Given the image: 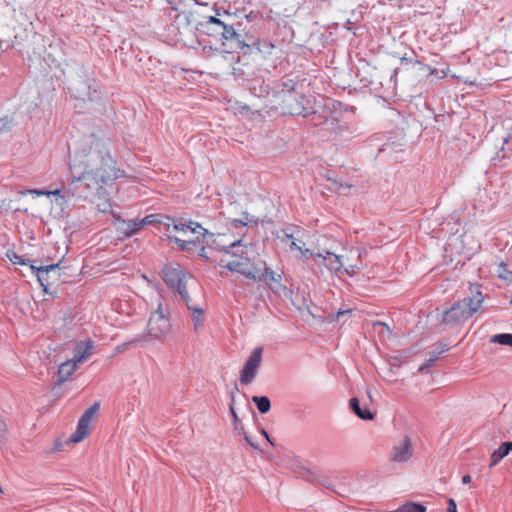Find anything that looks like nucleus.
Instances as JSON below:
<instances>
[{
    "label": "nucleus",
    "mask_w": 512,
    "mask_h": 512,
    "mask_svg": "<svg viewBox=\"0 0 512 512\" xmlns=\"http://www.w3.org/2000/svg\"><path fill=\"white\" fill-rule=\"evenodd\" d=\"M125 172L115 165L98 166L85 170L81 176L72 177L64 188V198L91 199L114 180L123 177Z\"/></svg>",
    "instance_id": "obj_1"
},
{
    "label": "nucleus",
    "mask_w": 512,
    "mask_h": 512,
    "mask_svg": "<svg viewBox=\"0 0 512 512\" xmlns=\"http://www.w3.org/2000/svg\"><path fill=\"white\" fill-rule=\"evenodd\" d=\"M219 265L232 273H237L252 281H261L265 261L260 258L255 245L241 240L227 257L219 260Z\"/></svg>",
    "instance_id": "obj_2"
},
{
    "label": "nucleus",
    "mask_w": 512,
    "mask_h": 512,
    "mask_svg": "<svg viewBox=\"0 0 512 512\" xmlns=\"http://www.w3.org/2000/svg\"><path fill=\"white\" fill-rule=\"evenodd\" d=\"M471 295L465 297L442 313V323L457 325L470 319L482 306L484 296L478 286H470Z\"/></svg>",
    "instance_id": "obj_3"
},
{
    "label": "nucleus",
    "mask_w": 512,
    "mask_h": 512,
    "mask_svg": "<svg viewBox=\"0 0 512 512\" xmlns=\"http://www.w3.org/2000/svg\"><path fill=\"white\" fill-rule=\"evenodd\" d=\"M205 26L209 33L220 36L224 52L244 49L250 50V46L245 43L241 35L237 33L232 26L225 24L220 19L209 16L205 22Z\"/></svg>",
    "instance_id": "obj_4"
},
{
    "label": "nucleus",
    "mask_w": 512,
    "mask_h": 512,
    "mask_svg": "<svg viewBox=\"0 0 512 512\" xmlns=\"http://www.w3.org/2000/svg\"><path fill=\"white\" fill-rule=\"evenodd\" d=\"M172 229L174 241L182 250H197L198 245H204L206 239V229L200 224L190 221L189 224L175 223L173 221Z\"/></svg>",
    "instance_id": "obj_5"
},
{
    "label": "nucleus",
    "mask_w": 512,
    "mask_h": 512,
    "mask_svg": "<svg viewBox=\"0 0 512 512\" xmlns=\"http://www.w3.org/2000/svg\"><path fill=\"white\" fill-rule=\"evenodd\" d=\"M81 150L89 163L100 161V166L115 165V161L109 154L108 139L97 134L84 137Z\"/></svg>",
    "instance_id": "obj_6"
},
{
    "label": "nucleus",
    "mask_w": 512,
    "mask_h": 512,
    "mask_svg": "<svg viewBox=\"0 0 512 512\" xmlns=\"http://www.w3.org/2000/svg\"><path fill=\"white\" fill-rule=\"evenodd\" d=\"M241 240L242 238H237L231 233L212 234L206 230V239L204 245L200 247L199 254L209 260L214 259L213 252H220L223 257H227Z\"/></svg>",
    "instance_id": "obj_7"
},
{
    "label": "nucleus",
    "mask_w": 512,
    "mask_h": 512,
    "mask_svg": "<svg viewBox=\"0 0 512 512\" xmlns=\"http://www.w3.org/2000/svg\"><path fill=\"white\" fill-rule=\"evenodd\" d=\"M163 280L172 289L176 290L183 301L188 303L190 297L186 289V281L189 276L180 268L173 265H166L162 270Z\"/></svg>",
    "instance_id": "obj_8"
},
{
    "label": "nucleus",
    "mask_w": 512,
    "mask_h": 512,
    "mask_svg": "<svg viewBox=\"0 0 512 512\" xmlns=\"http://www.w3.org/2000/svg\"><path fill=\"white\" fill-rule=\"evenodd\" d=\"M171 328L168 314L162 310V304L159 303L157 309L150 315L147 331L148 334L156 339H162L169 334Z\"/></svg>",
    "instance_id": "obj_9"
},
{
    "label": "nucleus",
    "mask_w": 512,
    "mask_h": 512,
    "mask_svg": "<svg viewBox=\"0 0 512 512\" xmlns=\"http://www.w3.org/2000/svg\"><path fill=\"white\" fill-rule=\"evenodd\" d=\"M98 405H94L87 409L80 417L75 432L69 437L68 443L77 444L88 437L91 431V424L95 419Z\"/></svg>",
    "instance_id": "obj_10"
},
{
    "label": "nucleus",
    "mask_w": 512,
    "mask_h": 512,
    "mask_svg": "<svg viewBox=\"0 0 512 512\" xmlns=\"http://www.w3.org/2000/svg\"><path fill=\"white\" fill-rule=\"evenodd\" d=\"M262 351L263 349L261 347H258L254 349L253 352L250 354L248 360L246 361L240 373L241 384L248 385L255 379L258 369L261 366Z\"/></svg>",
    "instance_id": "obj_11"
},
{
    "label": "nucleus",
    "mask_w": 512,
    "mask_h": 512,
    "mask_svg": "<svg viewBox=\"0 0 512 512\" xmlns=\"http://www.w3.org/2000/svg\"><path fill=\"white\" fill-rule=\"evenodd\" d=\"M262 280H264L269 289L280 296H288L291 293L287 286L282 283V274L268 269L266 264Z\"/></svg>",
    "instance_id": "obj_12"
},
{
    "label": "nucleus",
    "mask_w": 512,
    "mask_h": 512,
    "mask_svg": "<svg viewBox=\"0 0 512 512\" xmlns=\"http://www.w3.org/2000/svg\"><path fill=\"white\" fill-rule=\"evenodd\" d=\"M343 262V268L346 274L349 276H354L357 272L364 268L362 253L359 248H350L349 251L343 255Z\"/></svg>",
    "instance_id": "obj_13"
},
{
    "label": "nucleus",
    "mask_w": 512,
    "mask_h": 512,
    "mask_svg": "<svg viewBox=\"0 0 512 512\" xmlns=\"http://www.w3.org/2000/svg\"><path fill=\"white\" fill-rule=\"evenodd\" d=\"M113 218L114 227L122 238L131 237L142 230L139 220H124L119 214H113Z\"/></svg>",
    "instance_id": "obj_14"
},
{
    "label": "nucleus",
    "mask_w": 512,
    "mask_h": 512,
    "mask_svg": "<svg viewBox=\"0 0 512 512\" xmlns=\"http://www.w3.org/2000/svg\"><path fill=\"white\" fill-rule=\"evenodd\" d=\"M284 109L291 115H306V108L303 104V95L297 91V94H292L289 97L282 99Z\"/></svg>",
    "instance_id": "obj_15"
},
{
    "label": "nucleus",
    "mask_w": 512,
    "mask_h": 512,
    "mask_svg": "<svg viewBox=\"0 0 512 512\" xmlns=\"http://www.w3.org/2000/svg\"><path fill=\"white\" fill-rule=\"evenodd\" d=\"M412 456V443L409 437L405 436L402 441L395 445L391 451V460L394 462H405Z\"/></svg>",
    "instance_id": "obj_16"
},
{
    "label": "nucleus",
    "mask_w": 512,
    "mask_h": 512,
    "mask_svg": "<svg viewBox=\"0 0 512 512\" xmlns=\"http://www.w3.org/2000/svg\"><path fill=\"white\" fill-rule=\"evenodd\" d=\"M313 257L315 262L317 259H321L323 265L331 271L338 272L344 266L343 255H337L332 252L326 251L324 254H314Z\"/></svg>",
    "instance_id": "obj_17"
},
{
    "label": "nucleus",
    "mask_w": 512,
    "mask_h": 512,
    "mask_svg": "<svg viewBox=\"0 0 512 512\" xmlns=\"http://www.w3.org/2000/svg\"><path fill=\"white\" fill-rule=\"evenodd\" d=\"M94 350V342L90 339L85 341L77 342L74 346V356L73 359L81 364L88 360L93 354Z\"/></svg>",
    "instance_id": "obj_18"
},
{
    "label": "nucleus",
    "mask_w": 512,
    "mask_h": 512,
    "mask_svg": "<svg viewBox=\"0 0 512 512\" xmlns=\"http://www.w3.org/2000/svg\"><path fill=\"white\" fill-rule=\"evenodd\" d=\"M285 240L288 242L289 248L291 250L300 252L299 259L304 260L308 257H313L314 253L310 249L305 248V243L299 239L294 238L293 235L286 234Z\"/></svg>",
    "instance_id": "obj_19"
},
{
    "label": "nucleus",
    "mask_w": 512,
    "mask_h": 512,
    "mask_svg": "<svg viewBox=\"0 0 512 512\" xmlns=\"http://www.w3.org/2000/svg\"><path fill=\"white\" fill-rule=\"evenodd\" d=\"M79 364L72 358L62 363L58 369V383L62 384L76 371Z\"/></svg>",
    "instance_id": "obj_20"
},
{
    "label": "nucleus",
    "mask_w": 512,
    "mask_h": 512,
    "mask_svg": "<svg viewBox=\"0 0 512 512\" xmlns=\"http://www.w3.org/2000/svg\"><path fill=\"white\" fill-rule=\"evenodd\" d=\"M302 83H300L298 80L292 79V78H283L279 93L282 96V99H285L289 97L290 95L297 94V91L299 90V86H301Z\"/></svg>",
    "instance_id": "obj_21"
},
{
    "label": "nucleus",
    "mask_w": 512,
    "mask_h": 512,
    "mask_svg": "<svg viewBox=\"0 0 512 512\" xmlns=\"http://www.w3.org/2000/svg\"><path fill=\"white\" fill-rule=\"evenodd\" d=\"M93 197L96 198V206L99 212L115 214L112 210V202L106 189L102 190V193L95 194Z\"/></svg>",
    "instance_id": "obj_22"
},
{
    "label": "nucleus",
    "mask_w": 512,
    "mask_h": 512,
    "mask_svg": "<svg viewBox=\"0 0 512 512\" xmlns=\"http://www.w3.org/2000/svg\"><path fill=\"white\" fill-rule=\"evenodd\" d=\"M139 222L141 224L142 229L144 228V226L150 224H164L169 230L173 224V219L170 218L169 216L160 217L157 214H149L145 216L143 219H139Z\"/></svg>",
    "instance_id": "obj_23"
},
{
    "label": "nucleus",
    "mask_w": 512,
    "mask_h": 512,
    "mask_svg": "<svg viewBox=\"0 0 512 512\" xmlns=\"http://www.w3.org/2000/svg\"><path fill=\"white\" fill-rule=\"evenodd\" d=\"M186 304L188 306V309L191 311V319L193 322L194 330L198 331L199 329L202 328L205 320L204 310L198 306L190 305V301Z\"/></svg>",
    "instance_id": "obj_24"
},
{
    "label": "nucleus",
    "mask_w": 512,
    "mask_h": 512,
    "mask_svg": "<svg viewBox=\"0 0 512 512\" xmlns=\"http://www.w3.org/2000/svg\"><path fill=\"white\" fill-rule=\"evenodd\" d=\"M58 267H59V263L51 264V265H47V266H40V267L31 265V269L33 270V272L36 273V276H37L41 286L44 287V290L47 289L45 282H47L48 272L55 270Z\"/></svg>",
    "instance_id": "obj_25"
},
{
    "label": "nucleus",
    "mask_w": 512,
    "mask_h": 512,
    "mask_svg": "<svg viewBox=\"0 0 512 512\" xmlns=\"http://www.w3.org/2000/svg\"><path fill=\"white\" fill-rule=\"evenodd\" d=\"M510 451H512V442H505L501 444V446L492 453L490 466H495L504 457H506Z\"/></svg>",
    "instance_id": "obj_26"
},
{
    "label": "nucleus",
    "mask_w": 512,
    "mask_h": 512,
    "mask_svg": "<svg viewBox=\"0 0 512 512\" xmlns=\"http://www.w3.org/2000/svg\"><path fill=\"white\" fill-rule=\"evenodd\" d=\"M350 407L353 410V412L361 419L363 420H372L373 414L368 409H361L359 405V400L357 398L350 399Z\"/></svg>",
    "instance_id": "obj_27"
},
{
    "label": "nucleus",
    "mask_w": 512,
    "mask_h": 512,
    "mask_svg": "<svg viewBox=\"0 0 512 512\" xmlns=\"http://www.w3.org/2000/svg\"><path fill=\"white\" fill-rule=\"evenodd\" d=\"M252 401L261 413H267L271 408L270 400L266 396H253Z\"/></svg>",
    "instance_id": "obj_28"
},
{
    "label": "nucleus",
    "mask_w": 512,
    "mask_h": 512,
    "mask_svg": "<svg viewBox=\"0 0 512 512\" xmlns=\"http://www.w3.org/2000/svg\"><path fill=\"white\" fill-rule=\"evenodd\" d=\"M398 509L401 512H426V508L422 504L414 502H406Z\"/></svg>",
    "instance_id": "obj_29"
},
{
    "label": "nucleus",
    "mask_w": 512,
    "mask_h": 512,
    "mask_svg": "<svg viewBox=\"0 0 512 512\" xmlns=\"http://www.w3.org/2000/svg\"><path fill=\"white\" fill-rule=\"evenodd\" d=\"M491 342L512 347V334H496L492 336Z\"/></svg>",
    "instance_id": "obj_30"
},
{
    "label": "nucleus",
    "mask_w": 512,
    "mask_h": 512,
    "mask_svg": "<svg viewBox=\"0 0 512 512\" xmlns=\"http://www.w3.org/2000/svg\"><path fill=\"white\" fill-rule=\"evenodd\" d=\"M498 276L504 280L512 279V271L507 268L504 262H501L498 266Z\"/></svg>",
    "instance_id": "obj_31"
},
{
    "label": "nucleus",
    "mask_w": 512,
    "mask_h": 512,
    "mask_svg": "<svg viewBox=\"0 0 512 512\" xmlns=\"http://www.w3.org/2000/svg\"><path fill=\"white\" fill-rule=\"evenodd\" d=\"M251 223H255L253 217L249 216L248 214H245L243 219H235L232 221V225L234 227H238V226H247Z\"/></svg>",
    "instance_id": "obj_32"
},
{
    "label": "nucleus",
    "mask_w": 512,
    "mask_h": 512,
    "mask_svg": "<svg viewBox=\"0 0 512 512\" xmlns=\"http://www.w3.org/2000/svg\"><path fill=\"white\" fill-rule=\"evenodd\" d=\"M229 410H230V414H231V416L233 418L235 429L240 431V432L243 431V427L240 424V419H239V417H238V415H237V413L235 411V408H234V406L232 404L230 405Z\"/></svg>",
    "instance_id": "obj_33"
},
{
    "label": "nucleus",
    "mask_w": 512,
    "mask_h": 512,
    "mask_svg": "<svg viewBox=\"0 0 512 512\" xmlns=\"http://www.w3.org/2000/svg\"><path fill=\"white\" fill-rule=\"evenodd\" d=\"M7 437V426L3 419V417L0 415V443H3L6 440Z\"/></svg>",
    "instance_id": "obj_34"
},
{
    "label": "nucleus",
    "mask_w": 512,
    "mask_h": 512,
    "mask_svg": "<svg viewBox=\"0 0 512 512\" xmlns=\"http://www.w3.org/2000/svg\"><path fill=\"white\" fill-rule=\"evenodd\" d=\"M8 257L13 264H19V265L27 264V262L21 256L17 255L15 252H13L12 254H8Z\"/></svg>",
    "instance_id": "obj_35"
},
{
    "label": "nucleus",
    "mask_w": 512,
    "mask_h": 512,
    "mask_svg": "<svg viewBox=\"0 0 512 512\" xmlns=\"http://www.w3.org/2000/svg\"><path fill=\"white\" fill-rule=\"evenodd\" d=\"M26 193L36 196H48V190L30 189Z\"/></svg>",
    "instance_id": "obj_36"
},
{
    "label": "nucleus",
    "mask_w": 512,
    "mask_h": 512,
    "mask_svg": "<svg viewBox=\"0 0 512 512\" xmlns=\"http://www.w3.org/2000/svg\"><path fill=\"white\" fill-rule=\"evenodd\" d=\"M447 503H448L447 512H457V505L453 498H449Z\"/></svg>",
    "instance_id": "obj_37"
},
{
    "label": "nucleus",
    "mask_w": 512,
    "mask_h": 512,
    "mask_svg": "<svg viewBox=\"0 0 512 512\" xmlns=\"http://www.w3.org/2000/svg\"><path fill=\"white\" fill-rule=\"evenodd\" d=\"M351 313H352V309L339 310L333 317V320H339L341 316L350 315Z\"/></svg>",
    "instance_id": "obj_38"
},
{
    "label": "nucleus",
    "mask_w": 512,
    "mask_h": 512,
    "mask_svg": "<svg viewBox=\"0 0 512 512\" xmlns=\"http://www.w3.org/2000/svg\"><path fill=\"white\" fill-rule=\"evenodd\" d=\"M62 193V190L61 189H55V190H52V191H48V196L50 195H53V196H60Z\"/></svg>",
    "instance_id": "obj_39"
},
{
    "label": "nucleus",
    "mask_w": 512,
    "mask_h": 512,
    "mask_svg": "<svg viewBox=\"0 0 512 512\" xmlns=\"http://www.w3.org/2000/svg\"><path fill=\"white\" fill-rule=\"evenodd\" d=\"M128 345H129L128 343H124L122 345H119V346L116 347V351L117 352H123V351H125L128 348Z\"/></svg>",
    "instance_id": "obj_40"
},
{
    "label": "nucleus",
    "mask_w": 512,
    "mask_h": 512,
    "mask_svg": "<svg viewBox=\"0 0 512 512\" xmlns=\"http://www.w3.org/2000/svg\"><path fill=\"white\" fill-rule=\"evenodd\" d=\"M470 482H471V476H470V475H468V474H467V475H464V476L462 477V483H463V484H468V483H470Z\"/></svg>",
    "instance_id": "obj_41"
},
{
    "label": "nucleus",
    "mask_w": 512,
    "mask_h": 512,
    "mask_svg": "<svg viewBox=\"0 0 512 512\" xmlns=\"http://www.w3.org/2000/svg\"><path fill=\"white\" fill-rule=\"evenodd\" d=\"M262 434L270 442L271 445H274V443L270 440L269 435L265 430H262Z\"/></svg>",
    "instance_id": "obj_42"
},
{
    "label": "nucleus",
    "mask_w": 512,
    "mask_h": 512,
    "mask_svg": "<svg viewBox=\"0 0 512 512\" xmlns=\"http://www.w3.org/2000/svg\"><path fill=\"white\" fill-rule=\"evenodd\" d=\"M244 439L253 447V448H257L254 443L252 441H250L249 437L244 434Z\"/></svg>",
    "instance_id": "obj_43"
}]
</instances>
